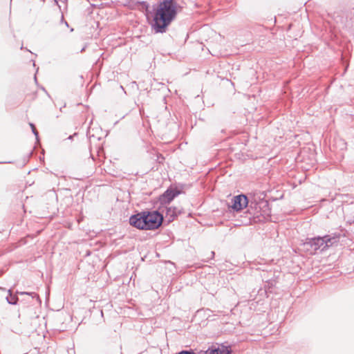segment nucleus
I'll return each mask as SVG.
<instances>
[{
  "instance_id": "nucleus-1",
  "label": "nucleus",
  "mask_w": 354,
  "mask_h": 354,
  "mask_svg": "<svg viewBox=\"0 0 354 354\" xmlns=\"http://www.w3.org/2000/svg\"><path fill=\"white\" fill-rule=\"evenodd\" d=\"M177 3L174 0H163L159 3L154 17L153 28L156 32H165L166 28L175 19Z\"/></svg>"
},
{
  "instance_id": "nucleus-2",
  "label": "nucleus",
  "mask_w": 354,
  "mask_h": 354,
  "mask_svg": "<svg viewBox=\"0 0 354 354\" xmlns=\"http://www.w3.org/2000/svg\"><path fill=\"white\" fill-rule=\"evenodd\" d=\"M162 220V216L157 211L142 212L131 216L129 223L138 229L155 230L161 225Z\"/></svg>"
},
{
  "instance_id": "nucleus-3",
  "label": "nucleus",
  "mask_w": 354,
  "mask_h": 354,
  "mask_svg": "<svg viewBox=\"0 0 354 354\" xmlns=\"http://www.w3.org/2000/svg\"><path fill=\"white\" fill-rule=\"evenodd\" d=\"M337 235H326L311 239H307L303 243V248L310 254H314L317 250L324 251L339 241Z\"/></svg>"
},
{
  "instance_id": "nucleus-4",
  "label": "nucleus",
  "mask_w": 354,
  "mask_h": 354,
  "mask_svg": "<svg viewBox=\"0 0 354 354\" xmlns=\"http://www.w3.org/2000/svg\"><path fill=\"white\" fill-rule=\"evenodd\" d=\"M232 205H229L233 211L240 212L248 205V198L244 194H239L234 196L231 201Z\"/></svg>"
},
{
  "instance_id": "nucleus-5",
  "label": "nucleus",
  "mask_w": 354,
  "mask_h": 354,
  "mask_svg": "<svg viewBox=\"0 0 354 354\" xmlns=\"http://www.w3.org/2000/svg\"><path fill=\"white\" fill-rule=\"evenodd\" d=\"M179 192L176 189H168L165 193L160 196L161 204L169 203L176 196L179 194Z\"/></svg>"
},
{
  "instance_id": "nucleus-6",
  "label": "nucleus",
  "mask_w": 354,
  "mask_h": 354,
  "mask_svg": "<svg viewBox=\"0 0 354 354\" xmlns=\"http://www.w3.org/2000/svg\"><path fill=\"white\" fill-rule=\"evenodd\" d=\"M180 213V211L176 207H170L167 209V216H169V220H174Z\"/></svg>"
},
{
  "instance_id": "nucleus-7",
  "label": "nucleus",
  "mask_w": 354,
  "mask_h": 354,
  "mask_svg": "<svg viewBox=\"0 0 354 354\" xmlns=\"http://www.w3.org/2000/svg\"><path fill=\"white\" fill-rule=\"evenodd\" d=\"M6 300L10 304H17L18 301V297L16 295H12V290H8V295L6 297Z\"/></svg>"
},
{
  "instance_id": "nucleus-8",
  "label": "nucleus",
  "mask_w": 354,
  "mask_h": 354,
  "mask_svg": "<svg viewBox=\"0 0 354 354\" xmlns=\"http://www.w3.org/2000/svg\"><path fill=\"white\" fill-rule=\"evenodd\" d=\"M218 354H230L232 351L230 347L223 345L216 346Z\"/></svg>"
},
{
  "instance_id": "nucleus-9",
  "label": "nucleus",
  "mask_w": 354,
  "mask_h": 354,
  "mask_svg": "<svg viewBox=\"0 0 354 354\" xmlns=\"http://www.w3.org/2000/svg\"><path fill=\"white\" fill-rule=\"evenodd\" d=\"M218 351L216 349V346H212L207 351H201L198 354H218Z\"/></svg>"
},
{
  "instance_id": "nucleus-10",
  "label": "nucleus",
  "mask_w": 354,
  "mask_h": 354,
  "mask_svg": "<svg viewBox=\"0 0 354 354\" xmlns=\"http://www.w3.org/2000/svg\"><path fill=\"white\" fill-rule=\"evenodd\" d=\"M18 294L20 295H30L32 298L37 297V299H39V296L35 292H17Z\"/></svg>"
},
{
  "instance_id": "nucleus-11",
  "label": "nucleus",
  "mask_w": 354,
  "mask_h": 354,
  "mask_svg": "<svg viewBox=\"0 0 354 354\" xmlns=\"http://www.w3.org/2000/svg\"><path fill=\"white\" fill-rule=\"evenodd\" d=\"M30 127H31V128H32V133L35 134V136H36V138H37V137H38V132H37V131L36 130V129H35V127L34 124L30 123Z\"/></svg>"
},
{
  "instance_id": "nucleus-12",
  "label": "nucleus",
  "mask_w": 354,
  "mask_h": 354,
  "mask_svg": "<svg viewBox=\"0 0 354 354\" xmlns=\"http://www.w3.org/2000/svg\"><path fill=\"white\" fill-rule=\"evenodd\" d=\"M142 4L146 8V9L149 8V4L147 2L143 1V2H142Z\"/></svg>"
},
{
  "instance_id": "nucleus-13",
  "label": "nucleus",
  "mask_w": 354,
  "mask_h": 354,
  "mask_svg": "<svg viewBox=\"0 0 354 354\" xmlns=\"http://www.w3.org/2000/svg\"><path fill=\"white\" fill-rule=\"evenodd\" d=\"M211 254H212V257H214V252H211Z\"/></svg>"
}]
</instances>
